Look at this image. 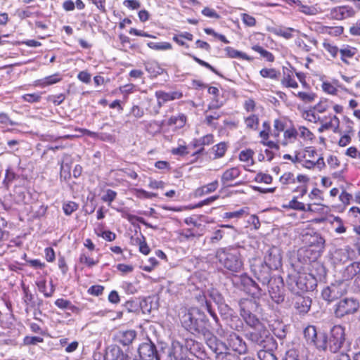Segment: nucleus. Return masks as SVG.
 I'll list each match as a JSON object with an SVG mask.
<instances>
[{
    "label": "nucleus",
    "instance_id": "4",
    "mask_svg": "<svg viewBox=\"0 0 360 360\" xmlns=\"http://www.w3.org/2000/svg\"><path fill=\"white\" fill-rule=\"evenodd\" d=\"M246 338L262 348L274 347L275 342L269 331L264 326L252 329L246 333Z\"/></svg>",
    "mask_w": 360,
    "mask_h": 360
},
{
    "label": "nucleus",
    "instance_id": "23",
    "mask_svg": "<svg viewBox=\"0 0 360 360\" xmlns=\"http://www.w3.org/2000/svg\"><path fill=\"white\" fill-rule=\"evenodd\" d=\"M218 181L215 180L205 186L200 187L195 191V197H202L204 195L214 192L218 188Z\"/></svg>",
    "mask_w": 360,
    "mask_h": 360
},
{
    "label": "nucleus",
    "instance_id": "56",
    "mask_svg": "<svg viewBox=\"0 0 360 360\" xmlns=\"http://www.w3.org/2000/svg\"><path fill=\"white\" fill-rule=\"evenodd\" d=\"M283 360H300L299 354L296 350L290 349L288 350L283 359Z\"/></svg>",
    "mask_w": 360,
    "mask_h": 360
},
{
    "label": "nucleus",
    "instance_id": "58",
    "mask_svg": "<svg viewBox=\"0 0 360 360\" xmlns=\"http://www.w3.org/2000/svg\"><path fill=\"white\" fill-rule=\"evenodd\" d=\"M79 262L81 263L86 264L88 266H93L97 264V262L94 261L93 259L89 257L84 254H82L79 257Z\"/></svg>",
    "mask_w": 360,
    "mask_h": 360
},
{
    "label": "nucleus",
    "instance_id": "43",
    "mask_svg": "<svg viewBox=\"0 0 360 360\" xmlns=\"http://www.w3.org/2000/svg\"><path fill=\"white\" fill-rule=\"evenodd\" d=\"M295 181H296V179L294 177L293 174H292L290 172H286V173L283 174L280 178V181L283 185L294 184V183H295Z\"/></svg>",
    "mask_w": 360,
    "mask_h": 360
},
{
    "label": "nucleus",
    "instance_id": "26",
    "mask_svg": "<svg viewBox=\"0 0 360 360\" xmlns=\"http://www.w3.org/2000/svg\"><path fill=\"white\" fill-rule=\"evenodd\" d=\"M271 32L274 34H276L277 36L283 37L286 39H291L293 37V35H292L293 32H299L298 30H296L291 27H276L272 28Z\"/></svg>",
    "mask_w": 360,
    "mask_h": 360
},
{
    "label": "nucleus",
    "instance_id": "22",
    "mask_svg": "<svg viewBox=\"0 0 360 360\" xmlns=\"http://www.w3.org/2000/svg\"><path fill=\"white\" fill-rule=\"evenodd\" d=\"M184 323L186 325L187 327L189 328L190 330L199 331L202 328V321H199L198 319H195V317H193L192 314L188 313L184 316Z\"/></svg>",
    "mask_w": 360,
    "mask_h": 360
},
{
    "label": "nucleus",
    "instance_id": "24",
    "mask_svg": "<svg viewBox=\"0 0 360 360\" xmlns=\"http://www.w3.org/2000/svg\"><path fill=\"white\" fill-rule=\"evenodd\" d=\"M172 349L171 346L160 345L157 349L155 360H172Z\"/></svg>",
    "mask_w": 360,
    "mask_h": 360
},
{
    "label": "nucleus",
    "instance_id": "16",
    "mask_svg": "<svg viewBox=\"0 0 360 360\" xmlns=\"http://www.w3.org/2000/svg\"><path fill=\"white\" fill-rule=\"evenodd\" d=\"M320 334L314 326H308L304 330V336L308 343L312 344L316 347V343L320 340Z\"/></svg>",
    "mask_w": 360,
    "mask_h": 360
},
{
    "label": "nucleus",
    "instance_id": "55",
    "mask_svg": "<svg viewBox=\"0 0 360 360\" xmlns=\"http://www.w3.org/2000/svg\"><path fill=\"white\" fill-rule=\"evenodd\" d=\"M202 13L204 15L207 16L209 18H216V19L220 18V15L214 9L210 8L209 7H205L202 11Z\"/></svg>",
    "mask_w": 360,
    "mask_h": 360
},
{
    "label": "nucleus",
    "instance_id": "41",
    "mask_svg": "<svg viewBox=\"0 0 360 360\" xmlns=\"http://www.w3.org/2000/svg\"><path fill=\"white\" fill-rule=\"evenodd\" d=\"M260 75L263 77H269L271 79H276L278 78V76L280 75V73L276 71L275 69L271 68H264L260 70Z\"/></svg>",
    "mask_w": 360,
    "mask_h": 360
},
{
    "label": "nucleus",
    "instance_id": "37",
    "mask_svg": "<svg viewBox=\"0 0 360 360\" xmlns=\"http://www.w3.org/2000/svg\"><path fill=\"white\" fill-rule=\"evenodd\" d=\"M246 127L251 129H256L259 124V118L255 115H252L245 120Z\"/></svg>",
    "mask_w": 360,
    "mask_h": 360
},
{
    "label": "nucleus",
    "instance_id": "12",
    "mask_svg": "<svg viewBox=\"0 0 360 360\" xmlns=\"http://www.w3.org/2000/svg\"><path fill=\"white\" fill-rule=\"evenodd\" d=\"M229 347L239 354H244L247 350L245 342L236 333H232L228 338Z\"/></svg>",
    "mask_w": 360,
    "mask_h": 360
},
{
    "label": "nucleus",
    "instance_id": "1",
    "mask_svg": "<svg viewBox=\"0 0 360 360\" xmlns=\"http://www.w3.org/2000/svg\"><path fill=\"white\" fill-rule=\"evenodd\" d=\"M320 340L316 343L319 350L338 352L345 342V329L340 326H335L330 330L329 336L320 334Z\"/></svg>",
    "mask_w": 360,
    "mask_h": 360
},
{
    "label": "nucleus",
    "instance_id": "15",
    "mask_svg": "<svg viewBox=\"0 0 360 360\" xmlns=\"http://www.w3.org/2000/svg\"><path fill=\"white\" fill-rule=\"evenodd\" d=\"M136 336V333L134 330H120L115 335V340L124 346L129 345L132 343Z\"/></svg>",
    "mask_w": 360,
    "mask_h": 360
},
{
    "label": "nucleus",
    "instance_id": "51",
    "mask_svg": "<svg viewBox=\"0 0 360 360\" xmlns=\"http://www.w3.org/2000/svg\"><path fill=\"white\" fill-rule=\"evenodd\" d=\"M22 99L25 101L29 102V103H35L39 101L41 98V96L38 94H25L22 96Z\"/></svg>",
    "mask_w": 360,
    "mask_h": 360
},
{
    "label": "nucleus",
    "instance_id": "5",
    "mask_svg": "<svg viewBox=\"0 0 360 360\" xmlns=\"http://www.w3.org/2000/svg\"><path fill=\"white\" fill-rule=\"evenodd\" d=\"M347 288L348 283L347 282L337 281L322 290V297L329 302H333L345 294Z\"/></svg>",
    "mask_w": 360,
    "mask_h": 360
},
{
    "label": "nucleus",
    "instance_id": "28",
    "mask_svg": "<svg viewBox=\"0 0 360 360\" xmlns=\"http://www.w3.org/2000/svg\"><path fill=\"white\" fill-rule=\"evenodd\" d=\"M122 354V349L116 345H112L107 348L105 354V360H118Z\"/></svg>",
    "mask_w": 360,
    "mask_h": 360
},
{
    "label": "nucleus",
    "instance_id": "25",
    "mask_svg": "<svg viewBox=\"0 0 360 360\" xmlns=\"http://www.w3.org/2000/svg\"><path fill=\"white\" fill-rule=\"evenodd\" d=\"M214 142L213 135L207 134L203 137L195 139L193 141V146L195 148L200 147V148L196 152V153H200L204 150L203 146L212 144Z\"/></svg>",
    "mask_w": 360,
    "mask_h": 360
},
{
    "label": "nucleus",
    "instance_id": "27",
    "mask_svg": "<svg viewBox=\"0 0 360 360\" xmlns=\"http://www.w3.org/2000/svg\"><path fill=\"white\" fill-rule=\"evenodd\" d=\"M208 345L210 349L215 353V356H219L220 352H224L228 349L224 342L218 341L215 338L210 339Z\"/></svg>",
    "mask_w": 360,
    "mask_h": 360
},
{
    "label": "nucleus",
    "instance_id": "2",
    "mask_svg": "<svg viewBox=\"0 0 360 360\" xmlns=\"http://www.w3.org/2000/svg\"><path fill=\"white\" fill-rule=\"evenodd\" d=\"M215 257L226 269L238 272L243 268V262L238 249L233 247L221 248L217 250Z\"/></svg>",
    "mask_w": 360,
    "mask_h": 360
},
{
    "label": "nucleus",
    "instance_id": "17",
    "mask_svg": "<svg viewBox=\"0 0 360 360\" xmlns=\"http://www.w3.org/2000/svg\"><path fill=\"white\" fill-rule=\"evenodd\" d=\"M360 273V264L357 262L351 263L346 266L342 271V281L347 283L348 281L352 279L356 275Z\"/></svg>",
    "mask_w": 360,
    "mask_h": 360
},
{
    "label": "nucleus",
    "instance_id": "45",
    "mask_svg": "<svg viewBox=\"0 0 360 360\" xmlns=\"http://www.w3.org/2000/svg\"><path fill=\"white\" fill-rule=\"evenodd\" d=\"M117 196V193L111 189H108L105 191V194H104L101 199L104 202H108V205H110V203L115 199Z\"/></svg>",
    "mask_w": 360,
    "mask_h": 360
},
{
    "label": "nucleus",
    "instance_id": "63",
    "mask_svg": "<svg viewBox=\"0 0 360 360\" xmlns=\"http://www.w3.org/2000/svg\"><path fill=\"white\" fill-rule=\"evenodd\" d=\"M0 124H4L6 126H7L8 124H10L11 126H13V125L16 124L15 122H14L12 120H11L9 119V117H8V115L6 114H4V113H1L0 114Z\"/></svg>",
    "mask_w": 360,
    "mask_h": 360
},
{
    "label": "nucleus",
    "instance_id": "35",
    "mask_svg": "<svg viewBox=\"0 0 360 360\" xmlns=\"http://www.w3.org/2000/svg\"><path fill=\"white\" fill-rule=\"evenodd\" d=\"M147 45L149 48L154 50H169L172 48V44L169 42L155 43L150 41Z\"/></svg>",
    "mask_w": 360,
    "mask_h": 360
},
{
    "label": "nucleus",
    "instance_id": "30",
    "mask_svg": "<svg viewBox=\"0 0 360 360\" xmlns=\"http://www.w3.org/2000/svg\"><path fill=\"white\" fill-rule=\"evenodd\" d=\"M209 296L219 306V308L221 311H222L224 308V309L230 311V309L228 307V306L224 304L223 297L217 291H211L209 294Z\"/></svg>",
    "mask_w": 360,
    "mask_h": 360
},
{
    "label": "nucleus",
    "instance_id": "36",
    "mask_svg": "<svg viewBox=\"0 0 360 360\" xmlns=\"http://www.w3.org/2000/svg\"><path fill=\"white\" fill-rule=\"evenodd\" d=\"M215 360H239V356L226 350L224 352H220L219 356H216Z\"/></svg>",
    "mask_w": 360,
    "mask_h": 360
},
{
    "label": "nucleus",
    "instance_id": "42",
    "mask_svg": "<svg viewBox=\"0 0 360 360\" xmlns=\"http://www.w3.org/2000/svg\"><path fill=\"white\" fill-rule=\"evenodd\" d=\"M77 208L78 205L72 201L64 202L63 205V211L66 215H70Z\"/></svg>",
    "mask_w": 360,
    "mask_h": 360
},
{
    "label": "nucleus",
    "instance_id": "40",
    "mask_svg": "<svg viewBox=\"0 0 360 360\" xmlns=\"http://www.w3.org/2000/svg\"><path fill=\"white\" fill-rule=\"evenodd\" d=\"M55 304L62 309H71L73 310L75 307L72 304L71 302L63 298L58 299L55 302Z\"/></svg>",
    "mask_w": 360,
    "mask_h": 360
},
{
    "label": "nucleus",
    "instance_id": "13",
    "mask_svg": "<svg viewBox=\"0 0 360 360\" xmlns=\"http://www.w3.org/2000/svg\"><path fill=\"white\" fill-rule=\"evenodd\" d=\"M354 11L352 7L343 6H338L330 11V16L332 18L341 20L347 18L352 17L354 15Z\"/></svg>",
    "mask_w": 360,
    "mask_h": 360
},
{
    "label": "nucleus",
    "instance_id": "47",
    "mask_svg": "<svg viewBox=\"0 0 360 360\" xmlns=\"http://www.w3.org/2000/svg\"><path fill=\"white\" fill-rule=\"evenodd\" d=\"M128 219L129 221H132L134 219V220L137 221L138 222L145 225L146 227L151 228L153 229H158V226H153V225L148 223L143 217H137V216H134V215H129Z\"/></svg>",
    "mask_w": 360,
    "mask_h": 360
},
{
    "label": "nucleus",
    "instance_id": "48",
    "mask_svg": "<svg viewBox=\"0 0 360 360\" xmlns=\"http://www.w3.org/2000/svg\"><path fill=\"white\" fill-rule=\"evenodd\" d=\"M355 48H344L340 50L342 58H352L356 53Z\"/></svg>",
    "mask_w": 360,
    "mask_h": 360
},
{
    "label": "nucleus",
    "instance_id": "21",
    "mask_svg": "<svg viewBox=\"0 0 360 360\" xmlns=\"http://www.w3.org/2000/svg\"><path fill=\"white\" fill-rule=\"evenodd\" d=\"M172 360H184L185 354L184 352H186V348H184V346L180 344V342L177 341H174L172 343Z\"/></svg>",
    "mask_w": 360,
    "mask_h": 360
},
{
    "label": "nucleus",
    "instance_id": "33",
    "mask_svg": "<svg viewBox=\"0 0 360 360\" xmlns=\"http://www.w3.org/2000/svg\"><path fill=\"white\" fill-rule=\"evenodd\" d=\"M298 197H294L287 205H283V208H289L295 210L305 211L306 207L304 203L298 202L297 199Z\"/></svg>",
    "mask_w": 360,
    "mask_h": 360
},
{
    "label": "nucleus",
    "instance_id": "54",
    "mask_svg": "<svg viewBox=\"0 0 360 360\" xmlns=\"http://www.w3.org/2000/svg\"><path fill=\"white\" fill-rule=\"evenodd\" d=\"M255 180L259 182H264L265 184H271L272 177L269 174L259 173L255 177Z\"/></svg>",
    "mask_w": 360,
    "mask_h": 360
},
{
    "label": "nucleus",
    "instance_id": "38",
    "mask_svg": "<svg viewBox=\"0 0 360 360\" xmlns=\"http://www.w3.org/2000/svg\"><path fill=\"white\" fill-rule=\"evenodd\" d=\"M141 237L136 238V242L139 244L140 252L143 255H148L150 252V248L146 242L144 236L141 235Z\"/></svg>",
    "mask_w": 360,
    "mask_h": 360
},
{
    "label": "nucleus",
    "instance_id": "31",
    "mask_svg": "<svg viewBox=\"0 0 360 360\" xmlns=\"http://www.w3.org/2000/svg\"><path fill=\"white\" fill-rule=\"evenodd\" d=\"M186 122V117L184 114H179L177 116H172L168 121L169 125H176L179 128L184 126Z\"/></svg>",
    "mask_w": 360,
    "mask_h": 360
},
{
    "label": "nucleus",
    "instance_id": "18",
    "mask_svg": "<svg viewBox=\"0 0 360 360\" xmlns=\"http://www.w3.org/2000/svg\"><path fill=\"white\" fill-rule=\"evenodd\" d=\"M311 304L309 297L298 296L295 299V307L300 314H306L310 309Z\"/></svg>",
    "mask_w": 360,
    "mask_h": 360
},
{
    "label": "nucleus",
    "instance_id": "14",
    "mask_svg": "<svg viewBox=\"0 0 360 360\" xmlns=\"http://www.w3.org/2000/svg\"><path fill=\"white\" fill-rule=\"evenodd\" d=\"M240 314H255L260 311V306L256 300H243L240 301Z\"/></svg>",
    "mask_w": 360,
    "mask_h": 360
},
{
    "label": "nucleus",
    "instance_id": "9",
    "mask_svg": "<svg viewBox=\"0 0 360 360\" xmlns=\"http://www.w3.org/2000/svg\"><path fill=\"white\" fill-rule=\"evenodd\" d=\"M264 263L272 269H278L281 266L280 250L276 246L269 248L266 252Z\"/></svg>",
    "mask_w": 360,
    "mask_h": 360
},
{
    "label": "nucleus",
    "instance_id": "44",
    "mask_svg": "<svg viewBox=\"0 0 360 360\" xmlns=\"http://www.w3.org/2000/svg\"><path fill=\"white\" fill-rule=\"evenodd\" d=\"M224 235V232L222 230L218 229L215 231L210 238V243L212 245L217 244L223 238Z\"/></svg>",
    "mask_w": 360,
    "mask_h": 360
},
{
    "label": "nucleus",
    "instance_id": "6",
    "mask_svg": "<svg viewBox=\"0 0 360 360\" xmlns=\"http://www.w3.org/2000/svg\"><path fill=\"white\" fill-rule=\"evenodd\" d=\"M266 285L272 300L278 304L284 301V283L282 277L274 276Z\"/></svg>",
    "mask_w": 360,
    "mask_h": 360
},
{
    "label": "nucleus",
    "instance_id": "46",
    "mask_svg": "<svg viewBox=\"0 0 360 360\" xmlns=\"http://www.w3.org/2000/svg\"><path fill=\"white\" fill-rule=\"evenodd\" d=\"M281 83L283 86L286 87L297 88L298 86V84L296 82V81L292 79L290 75L285 76L283 79L281 80Z\"/></svg>",
    "mask_w": 360,
    "mask_h": 360
},
{
    "label": "nucleus",
    "instance_id": "19",
    "mask_svg": "<svg viewBox=\"0 0 360 360\" xmlns=\"http://www.w3.org/2000/svg\"><path fill=\"white\" fill-rule=\"evenodd\" d=\"M240 170L238 167H234L226 169L221 175V182L225 186L229 181H233L239 177Z\"/></svg>",
    "mask_w": 360,
    "mask_h": 360
},
{
    "label": "nucleus",
    "instance_id": "8",
    "mask_svg": "<svg viewBox=\"0 0 360 360\" xmlns=\"http://www.w3.org/2000/svg\"><path fill=\"white\" fill-rule=\"evenodd\" d=\"M268 265L264 262L252 266V271L256 278L262 283L263 285H266L274 277L271 276V270Z\"/></svg>",
    "mask_w": 360,
    "mask_h": 360
},
{
    "label": "nucleus",
    "instance_id": "34",
    "mask_svg": "<svg viewBox=\"0 0 360 360\" xmlns=\"http://www.w3.org/2000/svg\"><path fill=\"white\" fill-rule=\"evenodd\" d=\"M225 51L230 58H240L248 60L250 59L245 53L238 51L229 46L225 49Z\"/></svg>",
    "mask_w": 360,
    "mask_h": 360
},
{
    "label": "nucleus",
    "instance_id": "7",
    "mask_svg": "<svg viewBox=\"0 0 360 360\" xmlns=\"http://www.w3.org/2000/svg\"><path fill=\"white\" fill-rule=\"evenodd\" d=\"M359 303L353 298H345L336 305L335 314L337 317H343L346 314H352L357 311Z\"/></svg>",
    "mask_w": 360,
    "mask_h": 360
},
{
    "label": "nucleus",
    "instance_id": "61",
    "mask_svg": "<svg viewBox=\"0 0 360 360\" xmlns=\"http://www.w3.org/2000/svg\"><path fill=\"white\" fill-rule=\"evenodd\" d=\"M273 332L274 334L279 339H283L286 336V332L285 330V326L283 325H281V328H274L273 329Z\"/></svg>",
    "mask_w": 360,
    "mask_h": 360
},
{
    "label": "nucleus",
    "instance_id": "29",
    "mask_svg": "<svg viewBox=\"0 0 360 360\" xmlns=\"http://www.w3.org/2000/svg\"><path fill=\"white\" fill-rule=\"evenodd\" d=\"M240 315L245 320V323L250 326L252 329L263 326L255 314H245Z\"/></svg>",
    "mask_w": 360,
    "mask_h": 360
},
{
    "label": "nucleus",
    "instance_id": "59",
    "mask_svg": "<svg viewBox=\"0 0 360 360\" xmlns=\"http://www.w3.org/2000/svg\"><path fill=\"white\" fill-rule=\"evenodd\" d=\"M299 130L301 137L309 140H311L313 139V134L307 128L301 127Z\"/></svg>",
    "mask_w": 360,
    "mask_h": 360
},
{
    "label": "nucleus",
    "instance_id": "11",
    "mask_svg": "<svg viewBox=\"0 0 360 360\" xmlns=\"http://www.w3.org/2000/svg\"><path fill=\"white\" fill-rule=\"evenodd\" d=\"M241 283L244 290L254 299L259 298L263 295V290L251 278L245 276L241 278Z\"/></svg>",
    "mask_w": 360,
    "mask_h": 360
},
{
    "label": "nucleus",
    "instance_id": "10",
    "mask_svg": "<svg viewBox=\"0 0 360 360\" xmlns=\"http://www.w3.org/2000/svg\"><path fill=\"white\" fill-rule=\"evenodd\" d=\"M158 347L150 340L141 344L138 349L139 358L144 360H155L156 359Z\"/></svg>",
    "mask_w": 360,
    "mask_h": 360
},
{
    "label": "nucleus",
    "instance_id": "60",
    "mask_svg": "<svg viewBox=\"0 0 360 360\" xmlns=\"http://www.w3.org/2000/svg\"><path fill=\"white\" fill-rule=\"evenodd\" d=\"M91 75L86 71H81L77 75V78L85 84H89L91 82Z\"/></svg>",
    "mask_w": 360,
    "mask_h": 360
},
{
    "label": "nucleus",
    "instance_id": "32",
    "mask_svg": "<svg viewBox=\"0 0 360 360\" xmlns=\"http://www.w3.org/2000/svg\"><path fill=\"white\" fill-rule=\"evenodd\" d=\"M272 348H264L258 352V358L260 360H278L276 356L272 352Z\"/></svg>",
    "mask_w": 360,
    "mask_h": 360
},
{
    "label": "nucleus",
    "instance_id": "20",
    "mask_svg": "<svg viewBox=\"0 0 360 360\" xmlns=\"http://www.w3.org/2000/svg\"><path fill=\"white\" fill-rule=\"evenodd\" d=\"M155 96L157 99H162L163 103H166L170 101L179 99L183 96V94L180 91L165 92L163 91H158L155 92Z\"/></svg>",
    "mask_w": 360,
    "mask_h": 360
},
{
    "label": "nucleus",
    "instance_id": "62",
    "mask_svg": "<svg viewBox=\"0 0 360 360\" xmlns=\"http://www.w3.org/2000/svg\"><path fill=\"white\" fill-rule=\"evenodd\" d=\"M60 80V78L58 77V75H54L52 76L47 77L44 79L43 82L45 85H51L53 84Z\"/></svg>",
    "mask_w": 360,
    "mask_h": 360
},
{
    "label": "nucleus",
    "instance_id": "39",
    "mask_svg": "<svg viewBox=\"0 0 360 360\" xmlns=\"http://www.w3.org/2000/svg\"><path fill=\"white\" fill-rule=\"evenodd\" d=\"M252 49L255 50V51L259 53L263 58L266 59V60H268L269 62L274 61V57L272 55V53H270L269 51L264 49L262 46H255L252 47Z\"/></svg>",
    "mask_w": 360,
    "mask_h": 360
},
{
    "label": "nucleus",
    "instance_id": "3",
    "mask_svg": "<svg viewBox=\"0 0 360 360\" xmlns=\"http://www.w3.org/2000/svg\"><path fill=\"white\" fill-rule=\"evenodd\" d=\"M286 283L288 289L295 294L299 295L304 292L314 290L316 281L310 275H290Z\"/></svg>",
    "mask_w": 360,
    "mask_h": 360
},
{
    "label": "nucleus",
    "instance_id": "57",
    "mask_svg": "<svg viewBox=\"0 0 360 360\" xmlns=\"http://www.w3.org/2000/svg\"><path fill=\"white\" fill-rule=\"evenodd\" d=\"M214 148H215L216 155L218 157H222L226 150V146L225 143L223 142L217 144Z\"/></svg>",
    "mask_w": 360,
    "mask_h": 360
},
{
    "label": "nucleus",
    "instance_id": "50",
    "mask_svg": "<svg viewBox=\"0 0 360 360\" xmlns=\"http://www.w3.org/2000/svg\"><path fill=\"white\" fill-rule=\"evenodd\" d=\"M253 154H254V152L252 150H250V149L245 150H242L240 153L239 159H240V161L248 162L250 159L252 158Z\"/></svg>",
    "mask_w": 360,
    "mask_h": 360
},
{
    "label": "nucleus",
    "instance_id": "53",
    "mask_svg": "<svg viewBox=\"0 0 360 360\" xmlns=\"http://www.w3.org/2000/svg\"><path fill=\"white\" fill-rule=\"evenodd\" d=\"M297 96L304 102H311L315 99L316 95L315 94H308L300 91L297 94Z\"/></svg>",
    "mask_w": 360,
    "mask_h": 360
},
{
    "label": "nucleus",
    "instance_id": "64",
    "mask_svg": "<svg viewBox=\"0 0 360 360\" xmlns=\"http://www.w3.org/2000/svg\"><path fill=\"white\" fill-rule=\"evenodd\" d=\"M104 288L101 285H93L89 289V292L94 295H100L103 293Z\"/></svg>",
    "mask_w": 360,
    "mask_h": 360
},
{
    "label": "nucleus",
    "instance_id": "49",
    "mask_svg": "<svg viewBox=\"0 0 360 360\" xmlns=\"http://www.w3.org/2000/svg\"><path fill=\"white\" fill-rule=\"evenodd\" d=\"M243 22L249 27H253L256 24L255 18L247 13H243L241 15Z\"/></svg>",
    "mask_w": 360,
    "mask_h": 360
},
{
    "label": "nucleus",
    "instance_id": "52",
    "mask_svg": "<svg viewBox=\"0 0 360 360\" xmlns=\"http://www.w3.org/2000/svg\"><path fill=\"white\" fill-rule=\"evenodd\" d=\"M190 56H191L193 58V59L197 62L198 64H200V65L202 66H204L208 69H210L211 71H212L213 72H214L215 74L217 75H219V72H217V70L214 68L212 67L211 65H210L208 63L197 58L196 56H191V54H188Z\"/></svg>",
    "mask_w": 360,
    "mask_h": 360
}]
</instances>
